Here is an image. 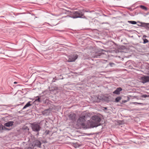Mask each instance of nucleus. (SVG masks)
I'll return each instance as SVG.
<instances>
[{"mask_svg":"<svg viewBox=\"0 0 149 149\" xmlns=\"http://www.w3.org/2000/svg\"><path fill=\"white\" fill-rule=\"evenodd\" d=\"M70 17L73 19L77 18H81L86 19L87 18L84 15V12L81 11H74L71 13V14L70 15H68L65 17Z\"/></svg>","mask_w":149,"mask_h":149,"instance_id":"f257e3e1","label":"nucleus"},{"mask_svg":"<svg viewBox=\"0 0 149 149\" xmlns=\"http://www.w3.org/2000/svg\"><path fill=\"white\" fill-rule=\"evenodd\" d=\"M94 121H91L90 123V127L91 128L96 127L101 125L100 123L101 120V118L98 116H94L91 118Z\"/></svg>","mask_w":149,"mask_h":149,"instance_id":"f03ea898","label":"nucleus"},{"mask_svg":"<svg viewBox=\"0 0 149 149\" xmlns=\"http://www.w3.org/2000/svg\"><path fill=\"white\" fill-rule=\"evenodd\" d=\"M87 115L85 113L81 114L77 120V125L78 126L84 128L85 124L84 122L86 119Z\"/></svg>","mask_w":149,"mask_h":149,"instance_id":"7ed1b4c3","label":"nucleus"},{"mask_svg":"<svg viewBox=\"0 0 149 149\" xmlns=\"http://www.w3.org/2000/svg\"><path fill=\"white\" fill-rule=\"evenodd\" d=\"M40 123H33L31 124V126L33 131L37 133L36 135H39V132L41 128L40 125Z\"/></svg>","mask_w":149,"mask_h":149,"instance_id":"20e7f679","label":"nucleus"},{"mask_svg":"<svg viewBox=\"0 0 149 149\" xmlns=\"http://www.w3.org/2000/svg\"><path fill=\"white\" fill-rule=\"evenodd\" d=\"M105 52V50L102 49L99 51L95 53L93 56L94 58H100L102 57V55L104 54V53Z\"/></svg>","mask_w":149,"mask_h":149,"instance_id":"39448f33","label":"nucleus"},{"mask_svg":"<svg viewBox=\"0 0 149 149\" xmlns=\"http://www.w3.org/2000/svg\"><path fill=\"white\" fill-rule=\"evenodd\" d=\"M78 55L76 54H72L69 56L68 57V62H73L75 61L78 58Z\"/></svg>","mask_w":149,"mask_h":149,"instance_id":"423d86ee","label":"nucleus"},{"mask_svg":"<svg viewBox=\"0 0 149 149\" xmlns=\"http://www.w3.org/2000/svg\"><path fill=\"white\" fill-rule=\"evenodd\" d=\"M76 115L74 113H71L68 116L70 120L72 121H75L76 120Z\"/></svg>","mask_w":149,"mask_h":149,"instance_id":"0eeeda50","label":"nucleus"},{"mask_svg":"<svg viewBox=\"0 0 149 149\" xmlns=\"http://www.w3.org/2000/svg\"><path fill=\"white\" fill-rule=\"evenodd\" d=\"M141 79L142 83H145L146 82H149V77L148 76H144L141 77Z\"/></svg>","mask_w":149,"mask_h":149,"instance_id":"6e6552de","label":"nucleus"},{"mask_svg":"<svg viewBox=\"0 0 149 149\" xmlns=\"http://www.w3.org/2000/svg\"><path fill=\"white\" fill-rule=\"evenodd\" d=\"M14 122L13 121H9L4 124V125L8 127H12L13 125Z\"/></svg>","mask_w":149,"mask_h":149,"instance_id":"1a4fd4ad","label":"nucleus"},{"mask_svg":"<svg viewBox=\"0 0 149 149\" xmlns=\"http://www.w3.org/2000/svg\"><path fill=\"white\" fill-rule=\"evenodd\" d=\"M34 144L37 147L40 148L41 147V143L40 141L38 140H36L34 142Z\"/></svg>","mask_w":149,"mask_h":149,"instance_id":"9d476101","label":"nucleus"},{"mask_svg":"<svg viewBox=\"0 0 149 149\" xmlns=\"http://www.w3.org/2000/svg\"><path fill=\"white\" fill-rule=\"evenodd\" d=\"M122 90V89L121 87H118L113 92V93L117 95H119L120 94V92Z\"/></svg>","mask_w":149,"mask_h":149,"instance_id":"9b49d317","label":"nucleus"},{"mask_svg":"<svg viewBox=\"0 0 149 149\" xmlns=\"http://www.w3.org/2000/svg\"><path fill=\"white\" fill-rule=\"evenodd\" d=\"M137 22L139 23H140V25H139V26L145 27L146 29L147 25V23L140 22Z\"/></svg>","mask_w":149,"mask_h":149,"instance_id":"f8f14e48","label":"nucleus"},{"mask_svg":"<svg viewBox=\"0 0 149 149\" xmlns=\"http://www.w3.org/2000/svg\"><path fill=\"white\" fill-rule=\"evenodd\" d=\"M57 6L60 9H63L65 10V7L62 3H57Z\"/></svg>","mask_w":149,"mask_h":149,"instance_id":"ddd939ff","label":"nucleus"},{"mask_svg":"<svg viewBox=\"0 0 149 149\" xmlns=\"http://www.w3.org/2000/svg\"><path fill=\"white\" fill-rule=\"evenodd\" d=\"M31 101L28 102L26 104L24 107L22 108V109H26V108L28 107H29L30 106H31L32 105V104H31Z\"/></svg>","mask_w":149,"mask_h":149,"instance_id":"4468645a","label":"nucleus"},{"mask_svg":"<svg viewBox=\"0 0 149 149\" xmlns=\"http://www.w3.org/2000/svg\"><path fill=\"white\" fill-rule=\"evenodd\" d=\"M5 127L6 126L4 125V126L2 124L0 126V130H5L8 131L10 130V129L7 128Z\"/></svg>","mask_w":149,"mask_h":149,"instance_id":"2eb2a0df","label":"nucleus"},{"mask_svg":"<svg viewBox=\"0 0 149 149\" xmlns=\"http://www.w3.org/2000/svg\"><path fill=\"white\" fill-rule=\"evenodd\" d=\"M71 145L75 148H77L79 146V144L77 142H71Z\"/></svg>","mask_w":149,"mask_h":149,"instance_id":"dca6fc26","label":"nucleus"},{"mask_svg":"<svg viewBox=\"0 0 149 149\" xmlns=\"http://www.w3.org/2000/svg\"><path fill=\"white\" fill-rule=\"evenodd\" d=\"M36 99L35 100L37 102L39 103L42 102V101H41V100L39 96L36 97Z\"/></svg>","mask_w":149,"mask_h":149,"instance_id":"f3484780","label":"nucleus"},{"mask_svg":"<svg viewBox=\"0 0 149 149\" xmlns=\"http://www.w3.org/2000/svg\"><path fill=\"white\" fill-rule=\"evenodd\" d=\"M42 102L44 101V100L46 98V97L45 95H42L39 96Z\"/></svg>","mask_w":149,"mask_h":149,"instance_id":"a211bd4d","label":"nucleus"},{"mask_svg":"<svg viewBox=\"0 0 149 149\" xmlns=\"http://www.w3.org/2000/svg\"><path fill=\"white\" fill-rule=\"evenodd\" d=\"M140 7L141 9L144 10H145L146 11L148 10L147 8L144 6L141 5L140 6Z\"/></svg>","mask_w":149,"mask_h":149,"instance_id":"6ab92c4d","label":"nucleus"},{"mask_svg":"<svg viewBox=\"0 0 149 149\" xmlns=\"http://www.w3.org/2000/svg\"><path fill=\"white\" fill-rule=\"evenodd\" d=\"M121 99V97H118L116 98L115 102H119Z\"/></svg>","mask_w":149,"mask_h":149,"instance_id":"aec40b11","label":"nucleus"},{"mask_svg":"<svg viewBox=\"0 0 149 149\" xmlns=\"http://www.w3.org/2000/svg\"><path fill=\"white\" fill-rule=\"evenodd\" d=\"M128 22L133 24H136L137 23L136 22L134 21H128Z\"/></svg>","mask_w":149,"mask_h":149,"instance_id":"412c9836","label":"nucleus"},{"mask_svg":"<svg viewBox=\"0 0 149 149\" xmlns=\"http://www.w3.org/2000/svg\"><path fill=\"white\" fill-rule=\"evenodd\" d=\"M149 95H146L143 94L141 96V97H149V96H148Z\"/></svg>","mask_w":149,"mask_h":149,"instance_id":"4be33fe9","label":"nucleus"},{"mask_svg":"<svg viewBox=\"0 0 149 149\" xmlns=\"http://www.w3.org/2000/svg\"><path fill=\"white\" fill-rule=\"evenodd\" d=\"M49 101V100L47 98H45L44 100V101H43L42 102L46 103H48Z\"/></svg>","mask_w":149,"mask_h":149,"instance_id":"5701e85b","label":"nucleus"},{"mask_svg":"<svg viewBox=\"0 0 149 149\" xmlns=\"http://www.w3.org/2000/svg\"><path fill=\"white\" fill-rule=\"evenodd\" d=\"M49 130H46L44 132V134H45L46 135H47L49 134Z\"/></svg>","mask_w":149,"mask_h":149,"instance_id":"b1692460","label":"nucleus"},{"mask_svg":"<svg viewBox=\"0 0 149 149\" xmlns=\"http://www.w3.org/2000/svg\"><path fill=\"white\" fill-rule=\"evenodd\" d=\"M148 42V40L147 39H143V43L144 44H145L146 43Z\"/></svg>","mask_w":149,"mask_h":149,"instance_id":"393cba45","label":"nucleus"},{"mask_svg":"<svg viewBox=\"0 0 149 149\" xmlns=\"http://www.w3.org/2000/svg\"><path fill=\"white\" fill-rule=\"evenodd\" d=\"M133 103L134 104H135V103H137V104H139V105H144V104L143 103H138V102H133Z\"/></svg>","mask_w":149,"mask_h":149,"instance_id":"a878e982","label":"nucleus"},{"mask_svg":"<svg viewBox=\"0 0 149 149\" xmlns=\"http://www.w3.org/2000/svg\"><path fill=\"white\" fill-rule=\"evenodd\" d=\"M131 62L130 61H128L126 63V65H128V64Z\"/></svg>","mask_w":149,"mask_h":149,"instance_id":"bb28decb","label":"nucleus"},{"mask_svg":"<svg viewBox=\"0 0 149 149\" xmlns=\"http://www.w3.org/2000/svg\"><path fill=\"white\" fill-rule=\"evenodd\" d=\"M149 29V23H147V25L146 29Z\"/></svg>","mask_w":149,"mask_h":149,"instance_id":"cd10ccee","label":"nucleus"},{"mask_svg":"<svg viewBox=\"0 0 149 149\" xmlns=\"http://www.w3.org/2000/svg\"><path fill=\"white\" fill-rule=\"evenodd\" d=\"M56 79H55V78H53V80H52V82H55L56 81Z\"/></svg>","mask_w":149,"mask_h":149,"instance_id":"c85d7f7f","label":"nucleus"},{"mask_svg":"<svg viewBox=\"0 0 149 149\" xmlns=\"http://www.w3.org/2000/svg\"><path fill=\"white\" fill-rule=\"evenodd\" d=\"M13 24H15L19 23V22H13Z\"/></svg>","mask_w":149,"mask_h":149,"instance_id":"c756f323","label":"nucleus"},{"mask_svg":"<svg viewBox=\"0 0 149 149\" xmlns=\"http://www.w3.org/2000/svg\"><path fill=\"white\" fill-rule=\"evenodd\" d=\"M85 12H91L90 11H86V10H85Z\"/></svg>","mask_w":149,"mask_h":149,"instance_id":"7c9ffc66","label":"nucleus"},{"mask_svg":"<svg viewBox=\"0 0 149 149\" xmlns=\"http://www.w3.org/2000/svg\"><path fill=\"white\" fill-rule=\"evenodd\" d=\"M104 109L105 110H107V107H103Z\"/></svg>","mask_w":149,"mask_h":149,"instance_id":"2f4dec72","label":"nucleus"},{"mask_svg":"<svg viewBox=\"0 0 149 149\" xmlns=\"http://www.w3.org/2000/svg\"><path fill=\"white\" fill-rule=\"evenodd\" d=\"M127 101L125 100L123 101V103H125L126 102H127Z\"/></svg>","mask_w":149,"mask_h":149,"instance_id":"473e14b6","label":"nucleus"},{"mask_svg":"<svg viewBox=\"0 0 149 149\" xmlns=\"http://www.w3.org/2000/svg\"><path fill=\"white\" fill-rule=\"evenodd\" d=\"M14 84H17V82H16V81H15L14 83Z\"/></svg>","mask_w":149,"mask_h":149,"instance_id":"72a5a7b5","label":"nucleus"},{"mask_svg":"<svg viewBox=\"0 0 149 149\" xmlns=\"http://www.w3.org/2000/svg\"><path fill=\"white\" fill-rule=\"evenodd\" d=\"M139 24H137V25L139 26V25H140V23H139Z\"/></svg>","mask_w":149,"mask_h":149,"instance_id":"f704fd0d","label":"nucleus"},{"mask_svg":"<svg viewBox=\"0 0 149 149\" xmlns=\"http://www.w3.org/2000/svg\"><path fill=\"white\" fill-rule=\"evenodd\" d=\"M135 105H136L137 104V103H135V104H134Z\"/></svg>","mask_w":149,"mask_h":149,"instance_id":"c9c22d12","label":"nucleus"},{"mask_svg":"<svg viewBox=\"0 0 149 149\" xmlns=\"http://www.w3.org/2000/svg\"><path fill=\"white\" fill-rule=\"evenodd\" d=\"M22 13H19V14H22ZM18 14H19V13H18Z\"/></svg>","mask_w":149,"mask_h":149,"instance_id":"e433bc0d","label":"nucleus"},{"mask_svg":"<svg viewBox=\"0 0 149 149\" xmlns=\"http://www.w3.org/2000/svg\"><path fill=\"white\" fill-rule=\"evenodd\" d=\"M111 64H112V63H110V64L111 65Z\"/></svg>","mask_w":149,"mask_h":149,"instance_id":"4c0bfd02","label":"nucleus"},{"mask_svg":"<svg viewBox=\"0 0 149 149\" xmlns=\"http://www.w3.org/2000/svg\"><path fill=\"white\" fill-rule=\"evenodd\" d=\"M68 12H69V11H68Z\"/></svg>","mask_w":149,"mask_h":149,"instance_id":"58836bf2","label":"nucleus"}]
</instances>
